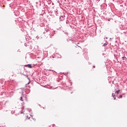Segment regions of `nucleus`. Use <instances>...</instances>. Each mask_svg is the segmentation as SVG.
Instances as JSON below:
<instances>
[{
  "label": "nucleus",
  "mask_w": 127,
  "mask_h": 127,
  "mask_svg": "<svg viewBox=\"0 0 127 127\" xmlns=\"http://www.w3.org/2000/svg\"><path fill=\"white\" fill-rule=\"evenodd\" d=\"M121 92V90H119L115 92L116 94H119V93Z\"/></svg>",
  "instance_id": "3"
},
{
  "label": "nucleus",
  "mask_w": 127,
  "mask_h": 127,
  "mask_svg": "<svg viewBox=\"0 0 127 127\" xmlns=\"http://www.w3.org/2000/svg\"><path fill=\"white\" fill-rule=\"evenodd\" d=\"M106 45H107V44L105 43V44H104V46H106Z\"/></svg>",
  "instance_id": "7"
},
{
  "label": "nucleus",
  "mask_w": 127,
  "mask_h": 127,
  "mask_svg": "<svg viewBox=\"0 0 127 127\" xmlns=\"http://www.w3.org/2000/svg\"><path fill=\"white\" fill-rule=\"evenodd\" d=\"M21 100L22 101H23V100H22V97H21Z\"/></svg>",
  "instance_id": "8"
},
{
  "label": "nucleus",
  "mask_w": 127,
  "mask_h": 127,
  "mask_svg": "<svg viewBox=\"0 0 127 127\" xmlns=\"http://www.w3.org/2000/svg\"><path fill=\"white\" fill-rule=\"evenodd\" d=\"M27 119H28V120H29V119H30V117H28V116H27Z\"/></svg>",
  "instance_id": "5"
},
{
  "label": "nucleus",
  "mask_w": 127,
  "mask_h": 127,
  "mask_svg": "<svg viewBox=\"0 0 127 127\" xmlns=\"http://www.w3.org/2000/svg\"><path fill=\"white\" fill-rule=\"evenodd\" d=\"M120 97L121 98H123V95H120Z\"/></svg>",
  "instance_id": "6"
},
{
  "label": "nucleus",
  "mask_w": 127,
  "mask_h": 127,
  "mask_svg": "<svg viewBox=\"0 0 127 127\" xmlns=\"http://www.w3.org/2000/svg\"><path fill=\"white\" fill-rule=\"evenodd\" d=\"M122 59L123 60V62H125V61H127V58L126 57H122Z\"/></svg>",
  "instance_id": "1"
},
{
  "label": "nucleus",
  "mask_w": 127,
  "mask_h": 127,
  "mask_svg": "<svg viewBox=\"0 0 127 127\" xmlns=\"http://www.w3.org/2000/svg\"><path fill=\"white\" fill-rule=\"evenodd\" d=\"M115 96L116 95H114V94H112V97H113V98H114V100H116V98L115 97Z\"/></svg>",
  "instance_id": "4"
},
{
  "label": "nucleus",
  "mask_w": 127,
  "mask_h": 127,
  "mask_svg": "<svg viewBox=\"0 0 127 127\" xmlns=\"http://www.w3.org/2000/svg\"><path fill=\"white\" fill-rule=\"evenodd\" d=\"M25 67H28V68H32V66H31V64H28L25 65Z\"/></svg>",
  "instance_id": "2"
}]
</instances>
